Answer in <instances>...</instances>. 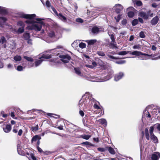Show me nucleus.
<instances>
[{"label": "nucleus", "mask_w": 160, "mask_h": 160, "mask_svg": "<svg viewBox=\"0 0 160 160\" xmlns=\"http://www.w3.org/2000/svg\"><path fill=\"white\" fill-rule=\"evenodd\" d=\"M116 43L115 41H112L109 43V46L111 47L112 48H114L116 47Z\"/></svg>", "instance_id": "4be33fe9"}, {"label": "nucleus", "mask_w": 160, "mask_h": 160, "mask_svg": "<svg viewBox=\"0 0 160 160\" xmlns=\"http://www.w3.org/2000/svg\"><path fill=\"white\" fill-rule=\"evenodd\" d=\"M154 127H156L159 131H160V124L157 123L153 125Z\"/></svg>", "instance_id": "c03bdc74"}, {"label": "nucleus", "mask_w": 160, "mask_h": 160, "mask_svg": "<svg viewBox=\"0 0 160 160\" xmlns=\"http://www.w3.org/2000/svg\"><path fill=\"white\" fill-rule=\"evenodd\" d=\"M145 137L146 139L148 140H149L150 139L149 135L148 132V130L147 128H146L145 129Z\"/></svg>", "instance_id": "b1692460"}, {"label": "nucleus", "mask_w": 160, "mask_h": 160, "mask_svg": "<svg viewBox=\"0 0 160 160\" xmlns=\"http://www.w3.org/2000/svg\"><path fill=\"white\" fill-rule=\"evenodd\" d=\"M154 127L153 125L150 127L149 129V132L150 135L154 134L153 133V132L154 129Z\"/></svg>", "instance_id": "a19ab883"}, {"label": "nucleus", "mask_w": 160, "mask_h": 160, "mask_svg": "<svg viewBox=\"0 0 160 160\" xmlns=\"http://www.w3.org/2000/svg\"><path fill=\"white\" fill-rule=\"evenodd\" d=\"M24 38L25 39L28 40L30 37V34L29 33H25L23 34Z\"/></svg>", "instance_id": "72a5a7b5"}, {"label": "nucleus", "mask_w": 160, "mask_h": 160, "mask_svg": "<svg viewBox=\"0 0 160 160\" xmlns=\"http://www.w3.org/2000/svg\"><path fill=\"white\" fill-rule=\"evenodd\" d=\"M151 139L153 140V142L154 143L158 142V140L157 137L154 135L153 134L150 135Z\"/></svg>", "instance_id": "412c9836"}, {"label": "nucleus", "mask_w": 160, "mask_h": 160, "mask_svg": "<svg viewBox=\"0 0 160 160\" xmlns=\"http://www.w3.org/2000/svg\"><path fill=\"white\" fill-rule=\"evenodd\" d=\"M143 56H139L138 58L140 60H146L149 59V58L148 57H150V56H148L143 55Z\"/></svg>", "instance_id": "e433bc0d"}, {"label": "nucleus", "mask_w": 160, "mask_h": 160, "mask_svg": "<svg viewBox=\"0 0 160 160\" xmlns=\"http://www.w3.org/2000/svg\"><path fill=\"white\" fill-rule=\"evenodd\" d=\"M109 152L112 154H114L115 153V151L114 149L111 147H109L108 148Z\"/></svg>", "instance_id": "f704fd0d"}, {"label": "nucleus", "mask_w": 160, "mask_h": 160, "mask_svg": "<svg viewBox=\"0 0 160 160\" xmlns=\"http://www.w3.org/2000/svg\"><path fill=\"white\" fill-rule=\"evenodd\" d=\"M125 62V60H120L118 61H116V63L118 64H122L124 63Z\"/></svg>", "instance_id": "864d4df0"}, {"label": "nucleus", "mask_w": 160, "mask_h": 160, "mask_svg": "<svg viewBox=\"0 0 160 160\" xmlns=\"http://www.w3.org/2000/svg\"><path fill=\"white\" fill-rule=\"evenodd\" d=\"M41 139V137L38 135H35L33 137L32 139V142H34L36 141L37 140H40Z\"/></svg>", "instance_id": "a878e982"}, {"label": "nucleus", "mask_w": 160, "mask_h": 160, "mask_svg": "<svg viewBox=\"0 0 160 160\" xmlns=\"http://www.w3.org/2000/svg\"><path fill=\"white\" fill-rule=\"evenodd\" d=\"M46 5L48 8H49L51 6L50 3L48 0L46 2Z\"/></svg>", "instance_id": "6e6d98bb"}, {"label": "nucleus", "mask_w": 160, "mask_h": 160, "mask_svg": "<svg viewBox=\"0 0 160 160\" xmlns=\"http://www.w3.org/2000/svg\"><path fill=\"white\" fill-rule=\"evenodd\" d=\"M138 15L139 16L142 17L145 19H147L148 17V15L141 10L139 11Z\"/></svg>", "instance_id": "9d476101"}, {"label": "nucleus", "mask_w": 160, "mask_h": 160, "mask_svg": "<svg viewBox=\"0 0 160 160\" xmlns=\"http://www.w3.org/2000/svg\"><path fill=\"white\" fill-rule=\"evenodd\" d=\"M11 127L9 125H8L3 127L4 131L5 132H9L11 130Z\"/></svg>", "instance_id": "2eb2a0df"}, {"label": "nucleus", "mask_w": 160, "mask_h": 160, "mask_svg": "<svg viewBox=\"0 0 160 160\" xmlns=\"http://www.w3.org/2000/svg\"><path fill=\"white\" fill-rule=\"evenodd\" d=\"M76 22L79 23H82L83 22V20L82 19L80 18H78L76 19Z\"/></svg>", "instance_id": "a18cd8bd"}, {"label": "nucleus", "mask_w": 160, "mask_h": 160, "mask_svg": "<svg viewBox=\"0 0 160 160\" xmlns=\"http://www.w3.org/2000/svg\"><path fill=\"white\" fill-rule=\"evenodd\" d=\"M92 94L89 92H87L82 96V99L80 100L79 102V107H82L84 108V106L87 104L88 103H90L92 104H94L93 107L95 108L98 109L99 108L98 105V102L96 101L92 97Z\"/></svg>", "instance_id": "f257e3e1"}, {"label": "nucleus", "mask_w": 160, "mask_h": 160, "mask_svg": "<svg viewBox=\"0 0 160 160\" xmlns=\"http://www.w3.org/2000/svg\"><path fill=\"white\" fill-rule=\"evenodd\" d=\"M92 32L93 34H97L100 32H104V29L101 27L95 26L92 28Z\"/></svg>", "instance_id": "423d86ee"}, {"label": "nucleus", "mask_w": 160, "mask_h": 160, "mask_svg": "<svg viewBox=\"0 0 160 160\" xmlns=\"http://www.w3.org/2000/svg\"><path fill=\"white\" fill-rule=\"evenodd\" d=\"M20 15L21 17L27 19H29L25 21V22L27 23L31 24H32L35 22V21L32 20L36 16V14H25L23 13H21Z\"/></svg>", "instance_id": "7ed1b4c3"}, {"label": "nucleus", "mask_w": 160, "mask_h": 160, "mask_svg": "<svg viewBox=\"0 0 160 160\" xmlns=\"http://www.w3.org/2000/svg\"><path fill=\"white\" fill-rule=\"evenodd\" d=\"M79 46L80 48H83L86 47V45L85 43L81 42L79 44Z\"/></svg>", "instance_id": "37998d69"}, {"label": "nucleus", "mask_w": 160, "mask_h": 160, "mask_svg": "<svg viewBox=\"0 0 160 160\" xmlns=\"http://www.w3.org/2000/svg\"><path fill=\"white\" fill-rule=\"evenodd\" d=\"M17 149L18 153L20 155H22V152L20 151L21 148L20 145L19 144L17 145Z\"/></svg>", "instance_id": "ea45409f"}, {"label": "nucleus", "mask_w": 160, "mask_h": 160, "mask_svg": "<svg viewBox=\"0 0 160 160\" xmlns=\"http://www.w3.org/2000/svg\"><path fill=\"white\" fill-rule=\"evenodd\" d=\"M98 63L99 64V65L101 66H104L105 65L104 63L102 62V61L101 60L98 61Z\"/></svg>", "instance_id": "4d7b16f0"}, {"label": "nucleus", "mask_w": 160, "mask_h": 160, "mask_svg": "<svg viewBox=\"0 0 160 160\" xmlns=\"http://www.w3.org/2000/svg\"><path fill=\"white\" fill-rule=\"evenodd\" d=\"M109 36L110 37V38L112 41H115L114 36L113 34H112L111 33L108 32Z\"/></svg>", "instance_id": "7c9ffc66"}, {"label": "nucleus", "mask_w": 160, "mask_h": 160, "mask_svg": "<svg viewBox=\"0 0 160 160\" xmlns=\"http://www.w3.org/2000/svg\"><path fill=\"white\" fill-rule=\"evenodd\" d=\"M0 19L3 21V23L7 21L6 18L4 17H0Z\"/></svg>", "instance_id": "0e129e2a"}, {"label": "nucleus", "mask_w": 160, "mask_h": 160, "mask_svg": "<svg viewBox=\"0 0 160 160\" xmlns=\"http://www.w3.org/2000/svg\"><path fill=\"white\" fill-rule=\"evenodd\" d=\"M24 27H21L18 28V30H13L12 32L14 33H22L24 31Z\"/></svg>", "instance_id": "f3484780"}, {"label": "nucleus", "mask_w": 160, "mask_h": 160, "mask_svg": "<svg viewBox=\"0 0 160 160\" xmlns=\"http://www.w3.org/2000/svg\"><path fill=\"white\" fill-rule=\"evenodd\" d=\"M159 21L158 17L157 16H156L153 18L151 21V24L152 25H156Z\"/></svg>", "instance_id": "4468645a"}, {"label": "nucleus", "mask_w": 160, "mask_h": 160, "mask_svg": "<svg viewBox=\"0 0 160 160\" xmlns=\"http://www.w3.org/2000/svg\"><path fill=\"white\" fill-rule=\"evenodd\" d=\"M23 58L24 59H25L28 61L33 62L34 61L33 59L31 57H28L27 56H24L23 57Z\"/></svg>", "instance_id": "c756f323"}, {"label": "nucleus", "mask_w": 160, "mask_h": 160, "mask_svg": "<svg viewBox=\"0 0 160 160\" xmlns=\"http://www.w3.org/2000/svg\"><path fill=\"white\" fill-rule=\"evenodd\" d=\"M25 66L23 67L21 65H18L16 68V69L19 71H22L25 68Z\"/></svg>", "instance_id": "cd10ccee"}, {"label": "nucleus", "mask_w": 160, "mask_h": 160, "mask_svg": "<svg viewBox=\"0 0 160 160\" xmlns=\"http://www.w3.org/2000/svg\"><path fill=\"white\" fill-rule=\"evenodd\" d=\"M160 157V153L159 152H155L152 155L151 158L152 160H158Z\"/></svg>", "instance_id": "9b49d317"}, {"label": "nucleus", "mask_w": 160, "mask_h": 160, "mask_svg": "<svg viewBox=\"0 0 160 160\" xmlns=\"http://www.w3.org/2000/svg\"><path fill=\"white\" fill-rule=\"evenodd\" d=\"M132 2L134 6L136 5L137 6H141L142 5V2L140 1L134 0L132 1Z\"/></svg>", "instance_id": "dca6fc26"}, {"label": "nucleus", "mask_w": 160, "mask_h": 160, "mask_svg": "<svg viewBox=\"0 0 160 160\" xmlns=\"http://www.w3.org/2000/svg\"><path fill=\"white\" fill-rule=\"evenodd\" d=\"M58 16L61 20L64 22H66L67 20L66 18L64 16H63L61 13H59Z\"/></svg>", "instance_id": "aec40b11"}, {"label": "nucleus", "mask_w": 160, "mask_h": 160, "mask_svg": "<svg viewBox=\"0 0 160 160\" xmlns=\"http://www.w3.org/2000/svg\"><path fill=\"white\" fill-rule=\"evenodd\" d=\"M127 22V21L126 19H124L121 22V23L123 25H125V24H126Z\"/></svg>", "instance_id": "680f3d73"}, {"label": "nucleus", "mask_w": 160, "mask_h": 160, "mask_svg": "<svg viewBox=\"0 0 160 160\" xmlns=\"http://www.w3.org/2000/svg\"><path fill=\"white\" fill-rule=\"evenodd\" d=\"M49 29L48 28H47L46 31L48 36L51 38H54L55 36V34L54 31L52 29Z\"/></svg>", "instance_id": "f8f14e48"}, {"label": "nucleus", "mask_w": 160, "mask_h": 160, "mask_svg": "<svg viewBox=\"0 0 160 160\" xmlns=\"http://www.w3.org/2000/svg\"><path fill=\"white\" fill-rule=\"evenodd\" d=\"M52 56L51 54H43L42 56L39 58L40 60H37L35 62V65L36 67L39 66L42 62L44 60L43 58L48 59L51 58Z\"/></svg>", "instance_id": "20e7f679"}, {"label": "nucleus", "mask_w": 160, "mask_h": 160, "mask_svg": "<svg viewBox=\"0 0 160 160\" xmlns=\"http://www.w3.org/2000/svg\"><path fill=\"white\" fill-rule=\"evenodd\" d=\"M79 114L82 117H83L84 115V113L83 111L80 110L79 111Z\"/></svg>", "instance_id": "774afa93"}, {"label": "nucleus", "mask_w": 160, "mask_h": 160, "mask_svg": "<svg viewBox=\"0 0 160 160\" xmlns=\"http://www.w3.org/2000/svg\"><path fill=\"white\" fill-rule=\"evenodd\" d=\"M28 66L29 68H31L34 66V64L32 62L28 63Z\"/></svg>", "instance_id": "e2e57ef3"}, {"label": "nucleus", "mask_w": 160, "mask_h": 160, "mask_svg": "<svg viewBox=\"0 0 160 160\" xmlns=\"http://www.w3.org/2000/svg\"><path fill=\"white\" fill-rule=\"evenodd\" d=\"M91 137V136L89 135H82L80 136L79 138L86 140H88Z\"/></svg>", "instance_id": "393cba45"}, {"label": "nucleus", "mask_w": 160, "mask_h": 160, "mask_svg": "<svg viewBox=\"0 0 160 160\" xmlns=\"http://www.w3.org/2000/svg\"><path fill=\"white\" fill-rule=\"evenodd\" d=\"M129 52L130 51H122L119 52L118 53V54L120 55H124L129 53Z\"/></svg>", "instance_id": "2f4dec72"}, {"label": "nucleus", "mask_w": 160, "mask_h": 160, "mask_svg": "<svg viewBox=\"0 0 160 160\" xmlns=\"http://www.w3.org/2000/svg\"><path fill=\"white\" fill-rule=\"evenodd\" d=\"M7 12V11L6 8L4 7H1V8L0 9V12L2 13L5 14Z\"/></svg>", "instance_id": "c85d7f7f"}, {"label": "nucleus", "mask_w": 160, "mask_h": 160, "mask_svg": "<svg viewBox=\"0 0 160 160\" xmlns=\"http://www.w3.org/2000/svg\"><path fill=\"white\" fill-rule=\"evenodd\" d=\"M18 135L19 136H21L22 134L23 131L22 129H20L18 130Z\"/></svg>", "instance_id": "bf43d9fd"}, {"label": "nucleus", "mask_w": 160, "mask_h": 160, "mask_svg": "<svg viewBox=\"0 0 160 160\" xmlns=\"http://www.w3.org/2000/svg\"><path fill=\"white\" fill-rule=\"evenodd\" d=\"M52 11H53V12L58 16V12H57L56 10L53 7H52Z\"/></svg>", "instance_id": "338daca9"}, {"label": "nucleus", "mask_w": 160, "mask_h": 160, "mask_svg": "<svg viewBox=\"0 0 160 160\" xmlns=\"http://www.w3.org/2000/svg\"><path fill=\"white\" fill-rule=\"evenodd\" d=\"M38 125H37L35 127H32L31 128L32 130L33 131H36L38 130Z\"/></svg>", "instance_id": "3c124183"}, {"label": "nucleus", "mask_w": 160, "mask_h": 160, "mask_svg": "<svg viewBox=\"0 0 160 160\" xmlns=\"http://www.w3.org/2000/svg\"><path fill=\"white\" fill-rule=\"evenodd\" d=\"M17 25L19 26H21V27H24L25 25L23 22L21 21H19L17 22Z\"/></svg>", "instance_id": "58836bf2"}, {"label": "nucleus", "mask_w": 160, "mask_h": 160, "mask_svg": "<svg viewBox=\"0 0 160 160\" xmlns=\"http://www.w3.org/2000/svg\"><path fill=\"white\" fill-rule=\"evenodd\" d=\"M18 128L17 127H14L13 128L12 131L13 132L15 133H17L18 132Z\"/></svg>", "instance_id": "603ef678"}, {"label": "nucleus", "mask_w": 160, "mask_h": 160, "mask_svg": "<svg viewBox=\"0 0 160 160\" xmlns=\"http://www.w3.org/2000/svg\"><path fill=\"white\" fill-rule=\"evenodd\" d=\"M138 20L137 19H134L132 22V26H135L138 23Z\"/></svg>", "instance_id": "79ce46f5"}, {"label": "nucleus", "mask_w": 160, "mask_h": 160, "mask_svg": "<svg viewBox=\"0 0 160 160\" xmlns=\"http://www.w3.org/2000/svg\"><path fill=\"white\" fill-rule=\"evenodd\" d=\"M98 150L100 152H104L105 151V149L104 148H98Z\"/></svg>", "instance_id": "052dcab7"}, {"label": "nucleus", "mask_w": 160, "mask_h": 160, "mask_svg": "<svg viewBox=\"0 0 160 160\" xmlns=\"http://www.w3.org/2000/svg\"><path fill=\"white\" fill-rule=\"evenodd\" d=\"M74 70L76 73L78 75H79L80 76H82V75L80 69L79 68H75Z\"/></svg>", "instance_id": "5701e85b"}, {"label": "nucleus", "mask_w": 160, "mask_h": 160, "mask_svg": "<svg viewBox=\"0 0 160 160\" xmlns=\"http://www.w3.org/2000/svg\"><path fill=\"white\" fill-rule=\"evenodd\" d=\"M124 76V73L122 72H120L116 74L114 77V80L116 81H118Z\"/></svg>", "instance_id": "ddd939ff"}, {"label": "nucleus", "mask_w": 160, "mask_h": 160, "mask_svg": "<svg viewBox=\"0 0 160 160\" xmlns=\"http://www.w3.org/2000/svg\"><path fill=\"white\" fill-rule=\"evenodd\" d=\"M82 143L83 144L87 145H89L90 146H94L93 144H92L89 142H87V141H86L85 142H83Z\"/></svg>", "instance_id": "de8ad7c7"}, {"label": "nucleus", "mask_w": 160, "mask_h": 160, "mask_svg": "<svg viewBox=\"0 0 160 160\" xmlns=\"http://www.w3.org/2000/svg\"><path fill=\"white\" fill-rule=\"evenodd\" d=\"M35 20L37 21L35 22L32 24L28 25L27 27L28 29L29 30H33L37 32L41 30L42 27L44 25L43 22L42 21L44 19L40 18H36Z\"/></svg>", "instance_id": "f03ea898"}, {"label": "nucleus", "mask_w": 160, "mask_h": 160, "mask_svg": "<svg viewBox=\"0 0 160 160\" xmlns=\"http://www.w3.org/2000/svg\"><path fill=\"white\" fill-rule=\"evenodd\" d=\"M113 73V71L111 69L108 70V75L105 77L104 79L102 80V82H104L109 80L112 76V74Z\"/></svg>", "instance_id": "6e6552de"}, {"label": "nucleus", "mask_w": 160, "mask_h": 160, "mask_svg": "<svg viewBox=\"0 0 160 160\" xmlns=\"http://www.w3.org/2000/svg\"><path fill=\"white\" fill-rule=\"evenodd\" d=\"M86 41L89 44L93 45L96 42L97 40L96 39H92L90 40H88Z\"/></svg>", "instance_id": "bb28decb"}, {"label": "nucleus", "mask_w": 160, "mask_h": 160, "mask_svg": "<svg viewBox=\"0 0 160 160\" xmlns=\"http://www.w3.org/2000/svg\"><path fill=\"white\" fill-rule=\"evenodd\" d=\"M99 122L103 126H106L107 125V122L106 120L103 118H102L99 120Z\"/></svg>", "instance_id": "a211bd4d"}, {"label": "nucleus", "mask_w": 160, "mask_h": 160, "mask_svg": "<svg viewBox=\"0 0 160 160\" xmlns=\"http://www.w3.org/2000/svg\"><path fill=\"white\" fill-rule=\"evenodd\" d=\"M113 8L115 9V11L117 13H120L121 11L123 9V7L122 5L119 4H117L115 5L113 7Z\"/></svg>", "instance_id": "1a4fd4ad"}, {"label": "nucleus", "mask_w": 160, "mask_h": 160, "mask_svg": "<svg viewBox=\"0 0 160 160\" xmlns=\"http://www.w3.org/2000/svg\"><path fill=\"white\" fill-rule=\"evenodd\" d=\"M121 18V15H118L117 17V18H115V19H116V21L117 22H118L120 20V19Z\"/></svg>", "instance_id": "13d9d810"}, {"label": "nucleus", "mask_w": 160, "mask_h": 160, "mask_svg": "<svg viewBox=\"0 0 160 160\" xmlns=\"http://www.w3.org/2000/svg\"><path fill=\"white\" fill-rule=\"evenodd\" d=\"M97 54L99 56L103 57L105 55L104 52L101 51H98L97 52Z\"/></svg>", "instance_id": "c9c22d12"}, {"label": "nucleus", "mask_w": 160, "mask_h": 160, "mask_svg": "<svg viewBox=\"0 0 160 160\" xmlns=\"http://www.w3.org/2000/svg\"><path fill=\"white\" fill-rule=\"evenodd\" d=\"M107 56L111 59H119V58L114 57L112 55L109 54H108Z\"/></svg>", "instance_id": "49530a36"}, {"label": "nucleus", "mask_w": 160, "mask_h": 160, "mask_svg": "<svg viewBox=\"0 0 160 160\" xmlns=\"http://www.w3.org/2000/svg\"><path fill=\"white\" fill-rule=\"evenodd\" d=\"M11 117L14 119H17V118L15 117V115L14 112H11Z\"/></svg>", "instance_id": "69168bd1"}, {"label": "nucleus", "mask_w": 160, "mask_h": 160, "mask_svg": "<svg viewBox=\"0 0 160 160\" xmlns=\"http://www.w3.org/2000/svg\"><path fill=\"white\" fill-rule=\"evenodd\" d=\"M139 36L140 38H144L145 37V35L143 32H141L139 33Z\"/></svg>", "instance_id": "8fccbe9b"}, {"label": "nucleus", "mask_w": 160, "mask_h": 160, "mask_svg": "<svg viewBox=\"0 0 160 160\" xmlns=\"http://www.w3.org/2000/svg\"><path fill=\"white\" fill-rule=\"evenodd\" d=\"M128 16L130 18H132L134 16V13L132 11H129L128 13Z\"/></svg>", "instance_id": "473e14b6"}, {"label": "nucleus", "mask_w": 160, "mask_h": 160, "mask_svg": "<svg viewBox=\"0 0 160 160\" xmlns=\"http://www.w3.org/2000/svg\"><path fill=\"white\" fill-rule=\"evenodd\" d=\"M14 62H18L20 61L22 59L21 57L19 55H16L13 58Z\"/></svg>", "instance_id": "6ab92c4d"}, {"label": "nucleus", "mask_w": 160, "mask_h": 160, "mask_svg": "<svg viewBox=\"0 0 160 160\" xmlns=\"http://www.w3.org/2000/svg\"><path fill=\"white\" fill-rule=\"evenodd\" d=\"M130 54L133 55H135L137 56H139L140 55H142L148 56H151L152 55H149L146 53H142V52L140 51H135L132 52L130 51L129 52Z\"/></svg>", "instance_id": "0eeeda50"}, {"label": "nucleus", "mask_w": 160, "mask_h": 160, "mask_svg": "<svg viewBox=\"0 0 160 160\" xmlns=\"http://www.w3.org/2000/svg\"><path fill=\"white\" fill-rule=\"evenodd\" d=\"M7 68L8 69H12L13 68V65L12 64L9 63L7 66Z\"/></svg>", "instance_id": "5fc2aeb1"}, {"label": "nucleus", "mask_w": 160, "mask_h": 160, "mask_svg": "<svg viewBox=\"0 0 160 160\" xmlns=\"http://www.w3.org/2000/svg\"><path fill=\"white\" fill-rule=\"evenodd\" d=\"M6 42V40L4 36H2L1 38V39H0V43L4 44Z\"/></svg>", "instance_id": "4c0bfd02"}, {"label": "nucleus", "mask_w": 160, "mask_h": 160, "mask_svg": "<svg viewBox=\"0 0 160 160\" xmlns=\"http://www.w3.org/2000/svg\"><path fill=\"white\" fill-rule=\"evenodd\" d=\"M126 33L127 32L125 31H122L120 33L119 36L120 37H123L126 35Z\"/></svg>", "instance_id": "09e8293b"}, {"label": "nucleus", "mask_w": 160, "mask_h": 160, "mask_svg": "<svg viewBox=\"0 0 160 160\" xmlns=\"http://www.w3.org/2000/svg\"><path fill=\"white\" fill-rule=\"evenodd\" d=\"M61 60L64 63H68L71 60V57L68 54L62 55L59 56Z\"/></svg>", "instance_id": "39448f33"}]
</instances>
